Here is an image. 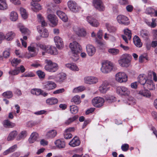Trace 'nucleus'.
Wrapping results in <instances>:
<instances>
[{"label":"nucleus","instance_id":"27","mask_svg":"<svg viewBox=\"0 0 157 157\" xmlns=\"http://www.w3.org/2000/svg\"><path fill=\"white\" fill-rule=\"evenodd\" d=\"M8 8V6L6 0H0V10H5Z\"/></svg>","mask_w":157,"mask_h":157},{"label":"nucleus","instance_id":"16","mask_svg":"<svg viewBox=\"0 0 157 157\" xmlns=\"http://www.w3.org/2000/svg\"><path fill=\"white\" fill-rule=\"evenodd\" d=\"M47 17L49 21L53 25H56L58 23L57 17L54 14H49L47 16Z\"/></svg>","mask_w":157,"mask_h":157},{"label":"nucleus","instance_id":"63","mask_svg":"<svg viewBox=\"0 0 157 157\" xmlns=\"http://www.w3.org/2000/svg\"><path fill=\"white\" fill-rule=\"evenodd\" d=\"M106 26L108 30L110 32L113 31L114 29V28L113 27L111 26L109 24L106 23L105 25Z\"/></svg>","mask_w":157,"mask_h":157},{"label":"nucleus","instance_id":"51","mask_svg":"<svg viewBox=\"0 0 157 157\" xmlns=\"http://www.w3.org/2000/svg\"><path fill=\"white\" fill-rule=\"evenodd\" d=\"M20 11L22 17L25 19L27 17V15L26 10L23 8H21Z\"/></svg>","mask_w":157,"mask_h":157},{"label":"nucleus","instance_id":"39","mask_svg":"<svg viewBox=\"0 0 157 157\" xmlns=\"http://www.w3.org/2000/svg\"><path fill=\"white\" fill-rule=\"evenodd\" d=\"M71 101L76 105L79 104L81 102L80 97L78 95L75 96L71 99Z\"/></svg>","mask_w":157,"mask_h":157},{"label":"nucleus","instance_id":"22","mask_svg":"<svg viewBox=\"0 0 157 157\" xmlns=\"http://www.w3.org/2000/svg\"><path fill=\"white\" fill-rule=\"evenodd\" d=\"M36 2H31L30 4L32 6V10L34 12H36L41 9V7L39 4Z\"/></svg>","mask_w":157,"mask_h":157},{"label":"nucleus","instance_id":"45","mask_svg":"<svg viewBox=\"0 0 157 157\" xmlns=\"http://www.w3.org/2000/svg\"><path fill=\"white\" fill-rule=\"evenodd\" d=\"M156 19L152 18V21L150 22L148 21H146V23L151 28H154L156 26V24L155 23Z\"/></svg>","mask_w":157,"mask_h":157},{"label":"nucleus","instance_id":"20","mask_svg":"<svg viewBox=\"0 0 157 157\" xmlns=\"http://www.w3.org/2000/svg\"><path fill=\"white\" fill-rule=\"evenodd\" d=\"M56 146L59 149H61L65 148V143L64 141L58 139L56 140L54 142Z\"/></svg>","mask_w":157,"mask_h":157},{"label":"nucleus","instance_id":"1","mask_svg":"<svg viewBox=\"0 0 157 157\" xmlns=\"http://www.w3.org/2000/svg\"><path fill=\"white\" fill-rule=\"evenodd\" d=\"M132 58V56L130 55L124 54L121 56L118 63L122 67H127L129 66Z\"/></svg>","mask_w":157,"mask_h":157},{"label":"nucleus","instance_id":"52","mask_svg":"<svg viewBox=\"0 0 157 157\" xmlns=\"http://www.w3.org/2000/svg\"><path fill=\"white\" fill-rule=\"evenodd\" d=\"M19 73V70L17 67L14 70H11L9 72V75H18Z\"/></svg>","mask_w":157,"mask_h":157},{"label":"nucleus","instance_id":"60","mask_svg":"<svg viewBox=\"0 0 157 157\" xmlns=\"http://www.w3.org/2000/svg\"><path fill=\"white\" fill-rule=\"evenodd\" d=\"M105 99L109 102L111 103L114 101L115 98L112 96L108 97V96H106L105 97Z\"/></svg>","mask_w":157,"mask_h":157},{"label":"nucleus","instance_id":"25","mask_svg":"<svg viewBox=\"0 0 157 157\" xmlns=\"http://www.w3.org/2000/svg\"><path fill=\"white\" fill-rule=\"evenodd\" d=\"M18 134L16 130L12 131L9 134L7 140L8 141L13 140Z\"/></svg>","mask_w":157,"mask_h":157},{"label":"nucleus","instance_id":"31","mask_svg":"<svg viewBox=\"0 0 157 157\" xmlns=\"http://www.w3.org/2000/svg\"><path fill=\"white\" fill-rule=\"evenodd\" d=\"M28 50L29 52L30 53L31 52H32L33 53L32 54H30V56H26V57L28 58H29L30 57H33L35 55V52H36V48L33 46L32 44H31L30 46H29L28 47Z\"/></svg>","mask_w":157,"mask_h":157},{"label":"nucleus","instance_id":"9","mask_svg":"<svg viewBox=\"0 0 157 157\" xmlns=\"http://www.w3.org/2000/svg\"><path fill=\"white\" fill-rule=\"evenodd\" d=\"M117 93L121 95L128 96L130 94V91L127 87L121 86H118L116 88Z\"/></svg>","mask_w":157,"mask_h":157},{"label":"nucleus","instance_id":"56","mask_svg":"<svg viewBox=\"0 0 157 157\" xmlns=\"http://www.w3.org/2000/svg\"><path fill=\"white\" fill-rule=\"evenodd\" d=\"M10 54V50L9 49L5 50L3 52V56L5 58H8Z\"/></svg>","mask_w":157,"mask_h":157},{"label":"nucleus","instance_id":"15","mask_svg":"<svg viewBox=\"0 0 157 157\" xmlns=\"http://www.w3.org/2000/svg\"><path fill=\"white\" fill-rule=\"evenodd\" d=\"M87 22L93 26L97 27L99 25V23L97 20L92 17L88 16L86 17Z\"/></svg>","mask_w":157,"mask_h":157},{"label":"nucleus","instance_id":"38","mask_svg":"<svg viewBox=\"0 0 157 157\" xmlns=\"http://www.w3.org/2000/svg\"><path fill=\"white\" fill-rule=\"evenodd\" d=\"M37 18L38 21L41 22L42 26H45L47 25V24L44 21V18L41 14H38L37 15Z\"/></svg>","mask_w":157,"mask_h":157},{"label":"nucleus","instance_id":"40","mask_svg":"<svg viewBox=\"0 0 157 157\" xmlns=\"http://www.w3.org/2000/svg\"><path fill=\"white\" fill-rule=\"evenodd\" d=\"M66 78V75L64 73H62L59 74L57 77V80L58 82H62Z\"/></svg>","mask_w":157,"mask_h":157},{"label":"nucleus","instance_id":"10","mask_svg":"<svg viewBox=\"0 0 157 157\" xmlns=\"http://www.w3.org/2000/svg\"><path fill=\"white\" fill-rule=\"evenodd\" d=\"M84 80L85 83L89 85L95 84L98 81V78L93 76H86L84 77Z\"/></svg>","mask_w":157,"mask_h":157},{"label":"nucleus","instance_id":"26","mask_svg":"<svg viewBox=\"0 0 157 157\" xmlns=\"http://www.w3.org/2000/svg\"><path fill=\"white\" fill-rule=\"evenodd\" d=\"M38 134L36 132H33L31 134L29 141L30 143H33L35 142L38 139Z\"/></svg>","mask_w":157,"mask_h":157},{"label":"nucleus","instance_id":"8","mask_svg":"<svg viewBox=\"0 0 157 157\" xmlns=\"http://www.w3.org/2000/svg\"><path fill=\"white\" fill-rule=\"evenodd\" d=\"M109 85V84L108 81L107 80L103 81L99 87V91L103 94L106 93L110 89Z\"/></svg>","mask_w":157,"mask_h":157},{"label":"nucleus","instance_id":"7","mask_svg":"<svg viewBox=\"0 0 157 157\" xmlns=\"http://www.w3.org/2000/svg\"><path fill=\"white\" fill-rule=\"evenodd\" d=\"M104 101V100L103 98L99 97L94 98L92 100L93 105L96 107H100L102 106Z\"/></svg>","mask_w":157,"mask_h":157},{"label":"nucleus","instance_id":"29","mask_svg":"<svg viewBox=\"0 0 157 157\" xmlns=\"http://www.w3.org/2000/svg\"><path fill=\"white\" fill-rule=\"evenodd\" d=\"M80 48H78L77 50H76V52H71V58L74 61H76L78 59V53L80 52Z\"/></svg>","mask_w":157,"mask_h":157},{"label":"nucleus","instance_id":"24","mask_svg":"<svg viewBox=\"0 0 157 157\" xmlns=\"http://www.w3.org/2000/svg\"><path fill=\"white\" fill-rule=\"evenodd\" d=\"M80 143L79 140L77 137H75L69 143V145L73 147L79 145Z\"/></svg>","mask_w":157,"mask_h":157},{"label":"nucleus","instance_id":"5","mask_svg":"<svg viewBox=\"0 0 157 157\" xmlns=\"http://www.w3.org/2000/svg\"><path fill=\"white\" fill-rule=\"evenodd\" d=\"M93 6L97 10L100 11H104L105 7L101 0H93Z\"/></svg>","mask_w":157,"mask_h":157},{"label":"nucleus","instance_id":"14","mask_svg":"<svg viewBox=\"0 0 157 157\" xmlns=\"http://www.w3.org/2000/svg\"><path fill=\"white\" fill-rule=\"evenodd\" d=\"M73 30L78 36L84 37L86 35V32L83 29H81L78 27H74Z\"/></svg>","mask_w":157,"mask_h":157},{"label":"nucleus","instance_id":"54","mask_svg":"<svg viewBox=\"0 0 157 157\" xmlns=\"http://www.w3.org/2000/svg\"><path fill=\"white\" fill-rule=\"evenodd\" d=\"M140 36L143 38H146L149 36L148 32L146 30H142L140 33Z\"/></svg>","mask_w":157,"mask_h":157},{"label":"nucleus","instance_id":"37","mask_svg":"<svg viewBox=\"0 0 157 157\" xmlns=\"http://www.w3.org/2000/svg\"><path fill=\"white\" fill-rule=\"evenodd\" d=\"M139 94L146 97H150L151 96V93L148 90H142L140 91Z\"/></svg>","mask_w":157,"mask_h":157},{"label":"nucleus","instance_id":"4","mask_svg":"<svg viewBox=\"0 0 157 157\" xmlns=\"http://www.w3.org/2000/svg\"><path fill=\"white\" fill-rule=\"evenodd\" d=\"M42 86L43 89L49 91L56 88V85L53 82L45 81L42 82Z\"/></svg>","mask_w":157,"mask_h":157},{"label":"nucleus","instance_id":"48","mask_svg":"<svg viewBox=\"0 0 157 157\" xmlns=\"http://www.w3.org/2000/svg\"><path fill=\"white\" fill-rule=\"evenodd\" d=\"M21 62V60L14 58L11 61V63L13 66H16Z\"/></svg>","mask_w":157,"mask_h":157},{"label":"nucleus","instance_id":"42","mask_svg":"<svg viewBox=\"0 0 157 157\" xmlns=\"http://www.w3.org/2000/svg\"><path fill=\"white\" fill-rule=\"evenodd\" d=\"M31 92L32 94L38 96L42 94V93L43 92V90L40 89H34L32 90Z\"/></svg>","mask_w":157,"mask_h":157},{"label":"nucleus","instance_id":"3","mask_svg":"<svg viewBox=\"0 0 157 157\" xmlns=\"http://www.w3.org/2000/svg\"><path fill=\"white\" fill-rule=\"evenodd\" d=\"M113 63L109 61H104L102 63L101 71L103 73H107L110 72L113 69Z\"/></svg>","mask_w":157,"mask_h":157},{"label":"nucleus","instance_id":"18","mask_svg":"<svg viewBox=\"0 0 157 157\" xmlns=\"http://www.w3.org/2000/svg\"><path fill=\"white\" fill-rule=\"evenodd\" d=\"M144 87L150 90H153L155 89V85L151 80H147Z\"/></svg>","mask_w":157,"mask_h":157},{"label":"nucleus","instance_id":"57","mask_svg":"<svg viewBox=\"0 0 157 157\" xmlns=\"http://www.w3.org/2000/svg\"><path fill=\"white\" fill-rule=\"evenodd\" d=\"M36 73L40 78H44L45 76V73L40 70H39L36 72Z\"/></svg>","mask_w":157,"mask_h":157},{"label":"nucleus","instance_id":"53","mask_svg":"<svg viewBox=\"0 0 157 157\" xmlns=\"http://www.w3.org/2000/svg\"><path fill=\"white\" fill-rule=\"evenodd\" d=\"M124 33L126 36H127L128 38L130 40L132 37L131 31L128 29H125L124 30Z\"/></svg>","mask_w":157,"mask_h":157},{"label":"nucleus","instance_id":"34","mask_svg":"<svg viewBox=\"0 0 157 157\" xmlns=\"http://www.w3.org/2000/svg\"><path fill=\"white\" fill-rule=\"evenodd\" d=\"M58 102V99L55 98H51L48 99L46 100V103L48 105H54L57 103Z\"/></svg>","mask_w":157,"mask_h":157},{"label":"nucleus","instance_id":"19","mask_svg":"<svg viewBox=\"0 0 157 157\" xmlns=\"http://www.w3.org/2000/svg\"><path fill=\"white\" fill-rule=\"evenodd\" d=\"M86 49L88 54L90 56L93 55L96 52L95 48L91 45L89 44L87 45Z\"/></svg>","mask_w":157,"mask_h":157},{"label":"nucleus","instance_id":"46","mask_svg":"<svg viewBox=\"0 0 157 157\" xmlns=\"http://www.w3.org/2000/svg\"><path fill=\"white\" fill-rule=\"evenodd\" d=\"M78 117V115H75L74 117L69 118L66 121L65 123L66 124H69L77 119Z\"/></svg>","mask_w":157,"mask_h":157},{"label":"nucleus","instance_id":"36","mask_svg":"<svg viewBox=\"0 0 157 157\" xmlns=\"http://www.w3.org/2000/svg\"><path fill=\"white\" fill-rule=\"evenodd\" d=\"M65 66L67 68L71 70L78 71L79 70L77 66L73 63H67L66 64Z\"/></svg>","mask_w":157,"mask_h":157},{"label":"nucleus","instance_id":"59","mask_svg":"<svg viewBox=\"0 0 157 157\" xmlns=\"http://www.w3.org/2000/svg\"><path fill=\"white\" fill-rule=\"evenodd\" d=\"M20 31L23 33L26 34L28 32L29 30L24 26H21L20 28Z\"/></svg>","mask_w":157,"mask_h":157},{"label":"nucleus","instance_id":"62","mask_svg":"<svg viewBox=\"0 0 157 157\" xmlns=\"http://www.w3.org/2000/svg\"><path fill=\"white\" fill-rule=\"evenodd\" d=\"M64 136V138L66 139H70L72 138V136L71 133L66 132H65Z\"/></svg>","mask_w":157,"mask_h":157},{"label":"nucleus","instance_id":"12","mask_svg":"<svg viewBox=\"0 0 157 157\" xmlns=\"http://www.w3.org/2000/svg\"><path fill=\"white\" fill-rule=\"evenodd\" d=\"M54 40L57 48L62 49L63 47V43L62 39L58 36L54 37Z\"/></svg>","mask_w":157,"mask_h":157},{"label":"nucleus","instance_id":"23","mask_svg":"<svg viewBox=\"0 0 157 157\" xmlns=\"http://www.w3.org/2000/svg\"><path fill=\"white\" fill-rule=\"evenodd\" d=\"M46 52L51 54L55 55L58 54L57 49L55 47L52 46L48 47L46 50Z\"/></svg>","mask_w":157,"mask_h":157},{"label":"nucleus","instance_id":"49","mask_svg":"<svg viewBox=\"0 0 157 157\" xmlns=\"http://www.w3.org/2000/svg\"><path fill=\"white\" fill-rule=\"evenodd\" d=\"M2 96L6 98H10L13 96V94L11 91H7L4 92L2 94Z\"/></svg>","mask_w":157,"mask_h":157},{"label":"nucleus","instance_id":"43","mask_svg":"<svg viewBox=\"0 0 157 157\" xmlns=\"http://www.w3.org/2000/svg\"><path fill=\"white\" fill-rule=\"evenodd\" d=\"M26 136V132L24 131H22L19 134L17 138V140H19L24 138Z\"/></svg>","mask_w":157,"mask_h":157},{"label":"nucleus","instance_id":"33","mask_svg":"<svg viewBox=\"0 0 157 157\" xmlns=\"http://www.w3.org/2000/svg\"><path fill=\"white\" fill-rule=\"evenodd\" d=\"M15 33L12 31L9 32L7 33L5 36V39L8 41L12 40L15 37Z\"/></svg>","mask_w":157,"mask_h":157},{"label":"nucleus","instance_id":"64","mask_svg":"<svg viewBox=\"0 0 157 157\" xmlns=\"http://www.w3.org/2000/svg\"><path fill=\"white\" fill-rule=\"evenodd\" d=\"M64 91V89L63 88L60 89L53 91V94H60L63 93Z\"/></svg>","mask_w":157,"mask_h":157},{"label":"nucleus","instance_id":"35","mask_svg":"<svg viewBox=\"0 0 157 157\" xmlns=\"http://www.w3.org/2000/svg\"><path fill=\"white\" fill-rule=\"evenodd\" d=\"M18 14L15 11L11 12L10 14V19L12 21H16L18 19Z\"/></svg>","mask_w":157,"mask_h":157},{"label":"nucleus","instance_id":"21","mask_svg":"<svg viewBox=\"0 0 157 157\" xmlns=\"http://www.w3.org/2000/svg\"><path fill=\"white\" fill-rule=\"evenodd\" d=\"M56 14L63 21L66 22L68 21V18L66 14L62 11L58 10L57 11Z\"/></svg>","mask_w":157,"mask_h":157},{"label":"nucleus","instance_id":"47","mask_svg":"<svg viewBox=\"0 0 157 157\" xmlns=\"http://www.w3.org/2000/svg\"><path fill=\"white\" fill-rule=\"evenodd\" d=\"M70 111L73 114H76L78 111V108L77 106L75 105H71L70 106Z\"/></svg>","mask_w":157,"mask_h":157},{"label":"nucleus","instance_id":"30","mask_svg":"<svg viewBox=\"0 0 157 157\" xmlns=\"http://www.w3.org/2000/svg\"><path fill=\"white\" fill-rule=\"evenodd\" d=\"M133 42L136 47L138 48L142 47V44L140 40L139 37L136 36H135L133 38Z\"/></svg>","mask_w":157,"mask_h":157},{"label":"nucleus","instance_id":"2","mask_svg":"<svg viewBox=\"0 0 157 157\" xmlns=\"http://www.w3.org/2000/svg\"><path fill=\"white\" fill-rule=\"evenodd\" d=\"M44 62L46 63L44 69L47 71L54 72L58 69V64L55 63L53 62L50 59H46Z\"/></svg>","mask_w":157,"mask_h":157},{"label":"nucleus","instance_id":"17","mask_svg":"<svg viewBox=\"0 0 157 157\" xmlns=\"http://www.w3.org/2000/svg\"><path fill=\"white\" fill-rule=\"evenodd\" d=\"M69 46L71 48V52H76V50L78 48H80V52H81L82 49V47L76 41H74L72 43L70 44Z\"/></svg>","mask_w":157,"mask_h":157},{"label":"nucleus","instance_id":"32","mask_svg":"<svg viewBox=\"0 0 157 157\" xmlns=\"http://www.w3.org/2000/svg\"><path fill=\"white\" fill-rule=\"evenodd\" d=\"M138 81L137 82L141 85H144V86L145 84L147 82V81L145 79V76L144 75H140L138 77Z\"/></svg>","mask_w":157,"mask_h":157},{"label":"nucleus","instance_id":"28","mask_svg":"<svg viewBox=\"0 0 157 157\" xmlns=\"http://www.w3.org/2000/svg\"><path fill=\"white\" fill-rule=\"evenodd\" d=\"M57 134V132L56 130L52 129L47 132L46 136L47 138H52L56 136Z\"/></svg>","mask_w":157,"mask_h":157},{"label":"nucleus","instance_id":"11","mask_svg":"<svg viewBox=\"0 0 157 157\" xmlns=\"http://www.w3.org/2000/svg\"><path fill=\"white\" fill-rule=\"evenodd\" d=\"M117 19L118 23L120 24L127 25L129 24L128 18L125 16L119 15L117 17Z\"/></svg>","mask_w":157,"mask_h":157},{"label":"nucleus","instance_id":"61","mask_svg":"<svg viewBox=\"0 0 157 157\" xmlns=\"http://www.w3.org/2000/svg\"><path fill=\"white\" fill-rule=\"evenodd\" d=\"M41 36L43 37H48V30L46 29H44L43 31L41 34H40Z\"/></svg>","mask_w":157,"mask_h":157},{"label":"nucleus","instance_id":"50","mask_svg":"<svg viewBox=\"0 0 157 157\" xmlns=\"http://www.w3.org/2000/svg\"><path fill=\"white\" fill-rule=\"evenodd\" d=\"M127 103L129 105H133L136 103L135 99L131 96H129L128 99Z\"/></svg>","mask_w":157,"mask_h":157},{"label":"nucleus","instance_id":"58","mask_svg":"<svg viewBox=\"0 0 157 157\" xmlns=\"http://www.w3.org/2000/svg\"><path fill=\"white\" fill-rule=\"evenodd\" d=\"M129 147V145L127 144H125L122 145L121 148L123 151H126L128 150Z\"/></svg>","mask_w":157,"mask_h":157},{"label":"nucleus","instance_id":"44","mask_svg":"<svg viewBox=\"0 0 157 157\" xmlns=\"http://www.w3.org/2000/svg\"><path fill=\"white\" fill-rule=\"evenodd\" d=\"M108 52L113 55H117L119 52V50L115 48H111L108 50Z\"/></svg>","mask_w":157,"mask_h":157},{"label":"nucleus","instance_id":"55","mask_svg":"<svg viewBox=\"0 0 157 157\" xmlns=\"http://www.w3.org/2000/svg\"><path fill=\"white\" fill-rule=\"evenodd\" d=\"M85 89V87L83 86H81L78 87L76 88H75L73 90V92L77 93L82 92Z\"/></svg>","mask_w":157,"mask_h":157},{"label":"nucleus","instance_id":"13","mask_svg":"<svg viewBox=\"0 0 157 157\" xmlns=\"http://www.w3.org/2000/svg\"><path fill=\"white\" fill-rule=\"evenodd\" d=\"M68 6L71 11L76 12L78 10L77 4L75 1L70 0L67 2Z\"/></svg>","mask_w":157,"mask_h":157},{"label":"nucleus","instance_id":"6","mask_svg":"<svg viewBox=\"0 0 157 157\" xmlns=\"http://www.w3.org/2000/svg\"><path fill=\"white\" fill-rule=\"evenodd\" d=\"M116 80L120 83L126 82L128 80V77L124 72H119L117 73L115 76Z\"/></svg>","mask_w":157,"mask_h":157},{"label":"nucleus","instance_id":"41","mask_svg":"<svg viewBox=\"0 0 157 157\" xmlns=\"http://www.w3.org/2000/svg\"><path fill=\"white\" fill-rule=\"evenodd\" d=\"M4 125L9 128H12L15 126L14 123L10 122L8 120H6L4 121Z\"/></svg>","mask_w":157,"mask_h":157}]
</instances>
